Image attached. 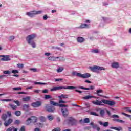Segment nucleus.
Listing matches in <instances>:
<instances>
[{
  "label": "nucleus",
  "instance_id": "1",
  "mask_svg": "<svg viewBox=\"0 0 131 131\" xmlns=\"http://www.w3.org/2000/svg\"><path fill=\"white\" fill-rule=\"evenodd\" d=\"M102 103L105 104V105H108L111 107H113V106H115L116 104V102L114 100H108L105 99H102L101 101L96 100L95 101H92V103H93L94 105H96V106H102L103 105Z\"/></svg>",
  "mask_w": 131,
  "mask_h": 131
},
{
  "label": "nucleus",
  "instance_id": "2",
  "mask_svg": "<svg viewBox=\"0 0 131 131\" xmlns=\"http://www.w3.org/2000/svg\"><path fill=\"white\" fill-rule=\"evenodd\" d=\"M76 89V87L69 86L67 87L65 86H58V87H53L50 90L51 92H56V91H60V90H74Z\"/></svg>",
  "mask_w": 131,
  "mask_h": 131
},
{
  "label": "nucleus",
  "instance_id": "3",
  "mask_svg": "<svg viewBox=\"0 0 131 131\" xmlns=\"http://www.w3.org/2000/svg\"><path fill=\"white\" fill-rule=\"evenodd\" d=\"M89 69H90V70L91 71H92V72H96V73H98V70H100V71L106 70V68H105L104 67L98 66H94L93 67H89Z\"/></svg>",
  "mask_w": 131,
  "mask_h": 131
},
{
  "label": "nucleus",
  "instance_id": "4",
  "mask_svg": "<svg viewBox=\"0 0 131 131\" xmlns=\"http://www.w3.org/2000/svg\"><path fill=\"white\" fill-rule=\"evenodd\" d=\"M41 13H42V11H31L29 12H26V15L28 16V17L32 18V17H34L35 15H39Z\"/></svg>",
  "mask_w": 131,
  "mask_h": 131
},
{
  "label": "nucleus",
  "instance_id": "5",
  "mask_svg": "<svg viewBox=\"0 0 131 131\" xmlns=\"http://www.w3.org/2000/svg\"><path fill=\"white\" fill-rule=\"evenodd\" d=\"M36 37V34H32L31 35H28L26 37V40L27 42H30V41H33V39Z\"/></svg>",
  "mask_w": 131,
  "mask_h": 131
},
{
  "label": "nucleus",
  "instance_id": "6",
  "mask_svg": "<svg viewBox=\"0 0 131 131\" xmlns=\"http://www.w3.org/2000/svg\"><path fill=\"white\" fill-rule=\"evenodd\" d=\"M42 104V102L41 101H37L36 102H33L31 104L32 107H33L34 108H38V107H40Z\"/></svg>",
  "mask_w": 131,
  "mask_h": 131
},
{
  "label": "nucleus",
  "instance_id": "7",
  "mask_svg": "<svg viewBox=\"0 0 131 131\" xmlns=\"http://www.w3.org/2000/svg\"><path fill=\"white\" fill-rule=\"evenodd\" d=\"M47 111L48 112H55V110H56V108L54 107V106L51 105L50 104H47L46 106Z\"/></svg>",
  "mask_w": 131,
  "mask_h": 131
},
{
  "label": "nucleus",
  "instance_id": "8",
  "mask_svg": "<svg viewBox=\"0 0 131 131\" xmlns=\"http://www.w3.org/2000/svg\"><path fill=\"white\" fill-rule=\"evenodd\" d=\"M61 112L62 113V115L66 117L68 116V115L69 114V111H68V108L66 107H62L61 109Z\"/></svg>",
  "mask_w": 131,
  "mask_h": 131
},
{
  "label": "nucleus",
  "instance_id": "9",
  "mask_svg": "<svg viewBox=\"0 0 131 131\" xmlns=\"http://www.w3.org/2000/svg\"><path fill=\"white\" fill-rule=\"evenodd\" d=\"M0 57H2L1 61H11V58L9 55H0Z\"/></svg>",
  "mask_w": 131,
  "mask_h": 131
},
{
  "label": "nucleus",
  "instance_id": "10",
  "mask_svg": "<svg viewBox=\"0 0 131 131\" xmlns=\"http://www.w3.org/2000/svg\"><path fill=\"white\" fill-rule=\"evenodd\" d=\"M93 98H94L95 99H98V97L96 96H94L93 95H87L84 97H82V100H90Z\"/></svg>",
  "mask_w": 131,
  "mask_h": 131
},
{
  "label": "nucleus",
  "instance_id": "11",
  "mask_svg": "<svg viewBox=\"0 0 131 131\" xmlns=\"http://www.w3.org/2000/svg\"><path fill=\"white\" fill-rule=\"evenodd\" d=\"M79 77H80L81 78H89V77H91V74H90V73H85V74L80 73Z\"/></svg>",
  "mask_w": 131,
  "mask_h": 131
},
{
  "label": "nucleus",
  "instance_id": "12",
  "mask_svg": "<svg viewBox=\"0 0 131 131\" xmlns=\"http://www.w3.org/2000/svg\"><path fill=\"white\" fill-rule=\"evenodd\" d=\"M69 123L72 124V125H74L76 123V120H75L73 118L69 117L68 119Z\"/></svg>",
  "mask_w": 131,
  "mask_h": 131
},
{
  "label": "nucleus",
  "instance_id": "13",
  "mask_svg": "<svg viewBox=\"0 0 131 131\" xmlns=\"http://www.w3.org/2000/svg\"><path fill=\"white\" fill-rule=\"evenodd\" d=\"M111 67L112 68H115L117 69V68H119V63L117 62H114L111 63Z\"/></svg>",
  "mask_w": 131,
  "mask_h": 131
},
{
  "label": "nucleus",
  "instance_id": "14",
  "mask_svg": "<svg viewBox=\"0 0 131 131\" xmlns=\"http://www.w3.org/2000/svg\"><path fill=\"white\" fill-rule=\"evenodd\" d=\"M55 62H61L62 61H65V58L61 56L55 57Z\"/></svg>",
  "mask_w": 131,
  "mask_h": 131
},
{
  "label": "nucleus",
  "instance_id": "15",
  "mask_svg": "<svg viewBox=\"0 0 131 131\" xmlns=\"http://www.w3.org/2000/svg\"><path fill=\"white\" fill-rule=\"evenodd\" d=\"M12 122H13V119H9L7 121H5L4 122V125L5 126H9V125H10Z\"/></svg>",
  "mask_w": 131,
  "mask_h": 131
},
{
  "label": "nucleus",
  "instance_id": "16",
  "mask_svg": "<svg viewBox=\"0 0 131 131\" xmlns=\"http://www.w3.org/2000/svg\"><path fill=\"white\" fill-rule=\"evenodd\" d=\"M79 29H83V28H90V25L86 24H81L80 26L78 27Z\"/></svg>",
  "mask_w": 131,
  "mask_h": 131
},
{
  "label": "nucleus",
  "instance_id": "17",
  "mask_svg": "<svg viewBox=\"0 0 131 131\" xmlns=\"http://www.w3.org/2000/svg\"><path fill=\"white\" fill-rule=\"evenodd\" d=\"M98 123H99V124H100V125H103V126H104V127H107V126H109V122H108L103 123L102 121H99Z\"/></svg>",
  "mask_w": 131,
  "mask_h": 131
},
{
  "label": "nucleus",
  "instance_id": "18",
  "mask_svg": "<svg viewBox=\"0 0 131 131\" xmlns=\"http://www.w3.org/2000/svg\"><path fill=\"white\" fill-rule=\"evenodd\" d=\"M77 41L79 43H82L84 41V38L82 37H79L77 38Z\"/></svg>",
  "mask_w": 131,
  "mask_h": 131
},
{
  "label": "nucleus",
  "instance_id": "19",
  "mask_svg": "<svg viewBox=\"0 0 131 131\" xmlns=\"http://www.w3.org/2000/svg\"><path fill=\"white\" fill-rule=\"evenodd\" d=\"M28 45H30L32 48H36V43L34 41H31L30 42H27Z\"/></svg>",
  "mask_w": 131,
  "mask_h": 131
},
{
  "label": "nucleus",
  "instance_id": "20",
  "mask_svg": "<svg viewBox=\"0 0 131 131\" xmlns=\"http://www.w3.org/2000/svg\"><path fill=\"white\" fill-rule=\"evenodd\" d=\"M30 118L32 121V123H35L37 121V117H36L32 116Z\"/></svg>",
  "mask_w": 131,
  "mask_h": 131
},
{
  "label": "nucleus",
  "instance_id": "21",
  "mask_svg": "<svg viewBox=\"0 0 131 131\" xmlns=\"http://www.w3.org/2000/svg\"><path fill=\"white\" fill-rule=\"evenodd\" d=\"M64 68L63 67H59L56 70L57 73H60L62 72L64 70Z\"/></svg>",
  "mask_w": 131,
  "mask_h": 131
},
{
  "label": "nucleus",
  "instance_id": "22",
  "mask_svg": "<svg viewBox=\"0 0 131 131\" xmlns=\"http://www.w3.org/2000/svg\"><path fill=\"white\" fill-rule=\"evenodd\" d=\"M110 128L111 129H115V130H117V131L122 130V127H119L118 128L116 127H111Z\"/></svg>",
  "mask_w": 131,
  "mask_h": 131
},
{
  "label": "nucleus",
  "instance_id": "23",
  "mask_svg": "<svg viewBox=\"0 0 131 131\" xmlns=\"http://www.w3.org/2000/svg\"><path fill=\"white\" fill-rule=\"evenodd\" d=\"M113 121H115L116 122H119V123H124V121L122 120H120L118 119H113Z\"/></svg>",
  "mask_w": 131,
  "mask_h": 131
},
{
  "label": "nucleus",
  "instance_id": "24",
  "mask_svg": "<svg viewBox=\"0 0 131 131\" xmlns=\"http://www.w3.org/2000/svg\"><path fill=\"white\" fill-rule=\"evenodd\" d=\"M31 123H32V122L31 121V119H30V118H29L26 121L25 124L26 125H29Z\"/></svg>",
  "mask_w": 131,
  "mask_h": 131
},
{
  "label": "nucleus",
  "instance_id": "25",
  "mask_svg": "<svg viewBox=\"0 0 131 131\" xmlns=\"http://www.w3.org/2000/svg\"><path fill=\"white\" fill-rule=\"evenodd\" d=\"M48 60H49V61H54L55 62V61H56V57L52 56H49L47 58Z\"/></svg>",
  "mask_w": 131,
  "mask_h": 131
},
{
  "label": "nucleus",
  "instance_id": "26",
  "mask_svg": "<svg viewBox=\"0 0 131 131\" xmlns=\"http://www.w3.org/2000/svg\"><path fill=\"white\" fill-rule=\"evenodd\" d=\"M45 100H48V99H50V100L51 101L54 100V98H53L52 96H51L50 95H45Z\"/></svg>",
  "mask_w": 131,
  "mask_h": 131
},
{
  "label": "nucleus",
  "instance_id": "27",
  "mask_svg": "<svg viewBox=\"0 0 131 131\" xmlns=\"http://www.w3.org/2000/svg\"><path fill=\"white\" fill-rule=\"evenodd\" d=\"M59 99H67L68 98V95L61 94V96H58Z\"/></svg>",
  "mask_w": 131,
  "mask_h": 131
},
{
  "label": "nucleus",
  "instance_id": "28",
  "mask_svg": "<svg viewBox=\"0 0 131 131\" xmlns=\"http://www.w3.org/2000/svg\"><path fill=\"white\" fill-rule=\"evenodd\" d=\"M47 118L50 121L54 120V116H53L52 115H48L47 116Z\"/></svg>",
  "mask_w": 131,
  "mask_h": 131
},
{
  "label": "nucleus",
  "instance_id": "29",
  "mask_svg": "<svg viewBox=\"0 0 131 131\" xmlns=\"http://www.w3.org/2000/svg\"><path fill=\"white\" fill-rule=\"evenodd\" d=\"M7 118H8V115L6 114H3L2 116V119L4 121H6L7 120Z\"/></svg>",
  "mask_w": 131,
  "mask_h": 131
},
{
  "label": "nucleus",
  "instance_id": "30",
  "mask_svg": "<svg viewBox=\"0 0 131 131\" xmlns=\"http://www.w3.org/2000/svg\"><path fill=\"white\" fill-rule=\"evenodd\" d=\"M72 75H73L74 76L76 75L77 76H78V77H79L80 75V73H77V72L76 71H74L72 73Z\"/></svg>",
  "mask_w": 131,
  "mask_h": 131
},
{
  "label": "nucleus",
  "instance_id": "31",
  "mask_svg": "<svg viewBox=\"0 0 131 131\" xmlns=\"http://www.w3.org/2000/svg\"><path fill=\"white\" fill-rule=\"evenodd\" d=\"M10 107H11V108L13 109V110H16L17 109V105L12 104H9Z\"/></svg>",
  "mask_w": 131,
  "mask_h": 131
},
{
  "label": "nucleus",
  "instance_id": "32",
  "mask_svg": "<svg viewBox=\"0 0 131 131\" xmlns=\"http://www.w3.org/2000/svg\"><path fill=\"white\" fill-rule=\"evenodd\" d=\"M30 100V96H27V97H24L23 100L25 102H27Z\"/></svg>",
  "mask_w": 131,
  "mask_h": 131
},
{
  "label": "nucleus",
  "instance_id": "33",
  "mask_svg": "<svg viewBox=\"0 0 131 131\" xmlns=\"http://www.w3.org/2000/svg\"><path fill=\"white\" fill-rule=\"evenodd\" d=\"M100 93H103V90H98L96 91V94L100 97H102V95H100Z\"/></svg>",
  "mask_w": 131,
  "mask_h": 131
},
{
  "label": "nucleus",
  "instance_id": "34",
  "mask_svg": "<svg viewBox=\"0 0 131 131\" xmlns=\"http://www.w3.org/2000/svg\"><path fill=\"white\" fill-rule=\"evenodd\" d=\"M57 106L58 107H65L66 108H68V105L62 104H57Z\"/></svg>",
  "mask_w": 131,
  "mask_h": 131
},
{
  "label": "nucleus",
  "instance_id": "35",
  "mask_svg": "<svg viewBox=\"0 0 131 131\" xmlns=\"http://www.w3.org/2000/svg\"><path fill=\"white\" fill-rule=\"evenodd\" d=\"M50 104L51 105H53V106H58V103H56L55 101H50Z\"/></svg>",
  "mask_w": 131,
  "mask_h": 131
},
{
  "label": "nucleus",
  "instance_id": "36",
  "mask_svg": "<svg viewBox=\"0 0 131 131\" xmlns=\"http://www.w3.org/2000/svg\"><path fill=\"white\" fill-rule=\"evenodd\" d=\"M12 90L13 91H21V90H22V88H21V87H15V88H12Z\"/></svg>",
  "mask_w": 131,
  "mask_h": 131
},
{
  "label": "nucleus",
  "instance_id": "37",
  "mask_svg": "<svg viewBox=\"0 0 131 131\" xmlns=\"http://www.w3.org/2000/svg\"><path fill=\"white\" fill-rule=\"evenodd\" d=\"M15 114L16 116H20L21 115V112L20 111H16L15 112Z\"/></svg>",
  "mask_w": 131,
  "mask_h": 131
},
{
  "label": "nucleus",
  "instance_id": "38",
  "mask_svg": "<svg viewBox=\"0 0 131 131\" xmlns=\"http://www.w3.org/2000/svg\"><path fill=\"white\" fill-rule=\"evenodd\" d=\"M34 84H38V85H46L47 84L46 83H42V82H35Z\"/></svg>",
  "mask_w": 131,
  "mask_h": 131
},
{
  "label": "nucleus",
  "instance_id": "39",
  "mask_svg": "<svg viewBox=\"0 0 131 131\" xmlns=\"http://www.w3.org/2000/svg\"><path fill=\"white\" fill-rule=\"evenodd\" d=\"M92 53H93L94 54H98L99 53V50L98 49H93L92 50Z\"/></svg>",
  "mask_w": 131,
  "mask_h": 131
},
{
  "label": "nucleus",
  "instance_id": "40",
  "mask_svg": "<svg viewBox=\"0 0 131 131\" xmlns=\"http://www.w3.org/2000/svg\"><path fill=\"white\" fill-rule=\"evenodd\" d=\"M100 114L101 116H104V115L105 114V110H101L100 111Z\"/></svg>",
  "mask_w": 131,
  "mask_h": 131
},
{
  "label": "nucleus",
  "instance_id": "41",
  "mask_svg": "<svg viewBox=\"0 0 131 131\" xmlns=\"http://www.w3.org/2000/svg\"><path fill=\"white\" fill-rule=\"evenodd\" d=\"M40 120L42 121V122H46V118L43 116H41L40 117Z\"/></svg>",
  "mask_w": 131,
  "mask_h": 131
},
{
  "label": "nucleus",
  "instance_id": "42",
  "mask_svg": "<svg viewBox=\"0 0 131 131\" xmlns=\"http://www.w3.org/2000/svg\"><path fill=\"white\" fill-rule=\"evenodd\" d=\"M59 103L60 104H66V103H67V102L62 100V99H59Z\"/></svg>",
  "mask_w": 131,
  "mask_h": 131
},
{
  "label": "nucleus",
  "instance_id": "43",
  "mask_svg": "<svg viewBox=\"0 0 131 131\" xmlns=\"http://www.w3.org/2000/svg\"><path fill=\"white\" fill-rule=\"evenodd\" d=\"M90 122V119L86 118L84 119V123H89Z\"/></svg>",
  "mask_w": 131,
  "mask_h": 131
},
{
  "label": "nucleus",
  "instance_id": "44",
  "mask_svg": "<svg viewBox=\"0 0 131 131\" xmlns=\"http://www.w3.org/2000/svg\"><path fill=\"white\" fill-rule=\"evenodd\" d=\"M23 107H24V110L26 111V110H28V108H29V105L25 104L24 105Z\"/></svg>",
  "mask_w": 131,
  "mask_h": 131
},
{
  "label": "nucleus",
  "instance_id": "45",
  "mask_svg": "<svg viewBox=\"0 0 131 131\" xmlns=\"http://www.w3.org/2000/svg\"><path fill=\"white\" fill-rule=\"evenodd\" d=\"M17 66L18 68H23L24 67V64H21V63H18L17 64Z\"/></svg>",
  "mask_w": 131,
  "mask_h": 131
},
{
  "label": "nucleus",
  "instance_id": "46",
  "mask_svg": "<svg viewBox=\"0 0 131 131\" xmlns=\"http://www.w3.org/2000/svg\"><path fill=\"white\" fill-rule=\"evenodd\" d=\"M11 73H13V74H17V73H19V71L17 70H12Z\"/></svg>",
  "mask_w": 131,
  "mask_h": 131
},
{
  "label": "nucleus",
  "instance_id": "47",
  "mask_svg": "<svg viewBox=\"0 0 131 131\" xmlns=\"http://www.w3.org/2000/svg\"><path fill=\"white\" fill-rule=\"evenodd\" d=\"M111 117H112V118H119V116L117 115H113L111 116Z\"/></svg>",
  "mask_w": 131,
  "mask_h": 131
},
{
  "label": "nucleus",
  "instance_id": "48",
  "mask_svg": "<svg viewBox=\"0 0 131 131\" xmlns=\"http://www.w3.org/2000/svg\"><path fill=\"white\" fill-rule=\"evenodd\" d=\"M52 49H54L55 50H58L59 51H62L61 48L59 47H52Z\"/></svg>",
  "mask_w": 131,
  "mask_h": 131
},
{
  "label": "nucleus",
  "instance_id": "49",
  "mask_svg": "<svg viewBox=\"0 0 131 131\" xmlns=\"http://www.w3.org/2000/svg\"><path fill=\"white\" fill-rule=\"evenodd\" d=\"M90 114L91 115H94L95 116H99V115L98 114L96 113L95 112H91Z\"/></svg>",
  "mask_w": 131,
  "mask_h": 131
},
{
  "label": "nucleus",
  "instance_id": "50",
  "mask_svg": "<svg viewBox=\"0 0 131 131\" xmlns=\"http://www.w3.org/2000/svg\"><path fill=\"white\" fill-rule=\"evenodd\" d=\"M3 73H4V74L10 75V74H11V71H4L3 72Z\"/></svg>",
  "mask_w": 131,
  "mask_h": 131
},
{
  "label": "nucleus",
  "instance_id": "51",
  "mask_svg": "<svg viewBox=\"0 0 131 131\" xmlns=\"http://www.w3.org/2000/svg\"><path fill=\"white\" fill-rule=\"evenodd\" d=\"M31 71H33V72H37V69L36 68H31L30 69Z\"/></svg>",
  "mask_w": 131,
  "mask_h": 131
},
{
  "label": "nucleus",
  "instance_id": "52",
  "mask_svg": "<svg viewBox=\"0 0 131 131\" xmlns=\"http://www.w3.org/2000/svg\"><path fill=\"white\" fill-rule=\"evenodd\" d=\"M42 93H43V94H48L49 93V90L47 89H44L42 91Z\"/></svg>",
  "mask_w": 131,
  "mask_h": 131
},
{
  "label": "nucleus",
  "instance_id": "53",
  "mask_svg": "<svg viewBox=\"0 0 131 131\" xmlns=\"http://www.w3.org/2000/svg\"><path fill=\"white\" fill-rule=\"evenodd\" d=\"M125 110H126V111L128 112H130L131 113V110L130 107H125L124 108Z\"/></svg>",
  "mask_w": 131,
  "mask_h": 131
},
{
  "label": "nucleus",
  "instance_id": "54",
  "mask_svg": "<svg viewBox=\"0 0 131 131\" xmlns=\"http://www.w3.org/2000/svg\"><path fill=\"white\" fill-rule=\"evenodd\" d=\"M13 102H14V103L16 104V105H17V106H20V102H19V101H18V100H16V101L14 100Z\"/></svg>",
  "mask_w": 131,
  "mask_h": 131
},
{
  "label": "nucleus",
  "instance_id": "55",
  "mask_svg": "<svg viewBox=\"0 0 131 131\" xmlns=\"http://www.w3.org/2000/svg\"><path fill=\"white\" fill-rule=\"evenodd\" d=\"M45 56H46V57H50V56H51V53L49 52H47L46 53H45Z\"/></svg>",
  "mask_w": 131,
  "mask_h": 131
},
{
  "label": "nucleus",
  "instance_id": "56",
  "mask_svg": "<svg viewBox=\"0 0 131 131\" xmlns=\"http://www.w3.org/2000/svg\"><path fill=\"white\" fill-rule=\"evenodd\" d=\"M34 92L36 94H39L40 92H41V91L40 90H35Z\"/></svg>",
  "mask_w": 131,
  "mask_h": 131
},
{
  "label": "nucleus",
  "instance_id": "57",
  "mask_svg": "<svg viewBox=\"0 0 131 131\" xmlns=\"http://www.w3.org/2000/svg\"><path fill=\"white\" fill-rule=\"evenodd\" d=\"M13 129H14V127H11L7 128L6 131H13Z\"/></svg>",
  "mask_w": 131,
  "mask_h": 131
},
{
  "label": "nucleus",
  "instance_id": "58",
  "mask_svg": "<svg viewBox=\"0 0 131 131\" xmlns=\"http://www.w3.org/2000/svg\"><path fill=\"white\" fill-rule=\"evenodd\" d=\"M64 79L62 78H58V79H55V81H63Z\"/></svg>",
  "mask_w": 131,
  "mask_h": 131
},
{
  "label": "nucleus",
  "instance_id": "59",
  "mask_svg": "<svg viewBox=\"0 0 131 131\" xmlns=\"http://www.w3.org/2000/svg\"><path fill=\"white\" fill-rule=\"evenodd\" d=\"M14 39H15V36H11L9 37V40H14Z\"/></svg>",
  "mask_w": 131,
  "mask_h": 131
},
{
  "label": "nucleus",
  "instance_id": "60",
  "mask_svg": "<svg viewBox=\"0 0 131 131\" xmlns=\"http://www.w3.org/2000/svg\"><path fill=\"white\" fill-rule=\"evenodd\" d=\"M38 124H39V127H43V126L45 125L43 123H39Z\"/></svg>",
  "mask_w": 131,
  "mask_h": 131
},
{
  "label": "nucleus",
  "instance_id": "61",
  "mask_svg": "<svg viewBox=\"0 0 131 131\" xmlns=\"http://www.w3.org/2000/svg\"><path fill=\"white\" fill-rule=\"evenodd\" d=\"M43 19L45 20V21L48 20V15H45L43 17Z\"/></svg>",
  "mask_w": 131,
  "mask_h": 131
},
{
  "label": "nucleus",
  "instance_id": "62",
  "mask_svg": "<svg viewBox=\"0 0 131 131\" xmlns=\"http://www.w3.org/2000/svg\"><path fill=\"white\" fill-rule=\"evenodd\" d=\"M20 120H16L15 121V124H20Z\"/></svg>",
  "mask_w": 131,
  "mask_h": 131
},
{
  "label": "nucleus",
  "instance_id": "63",
  "mask_svg": "<svg viewBox=\"0 0 131 131\" xmlns=\"http://www.w3.org/2000/svg\"><path fill=\"white\" fill-rule=\"evenodd\" d=\"M61 129L60 128H56L52 130V131H60Z\"/></svg>",
  "mask_w": 131,
  "mask_h": 131
},
{
  "label": "nucleus",
  "instance_id": "64",
  "mask_svg": "<svg viewBox=\"0 0 131 131\" xmlns=\"http://www.w3.org/2000/svg\"><path fill=\"white\" fill-rule=\"evenodd\" d=\"M20 131H25V126H23L20 129Z\"/></svg>",
  "mask_w": 131,
  "mask_h": 131
}]
</instances>
